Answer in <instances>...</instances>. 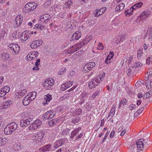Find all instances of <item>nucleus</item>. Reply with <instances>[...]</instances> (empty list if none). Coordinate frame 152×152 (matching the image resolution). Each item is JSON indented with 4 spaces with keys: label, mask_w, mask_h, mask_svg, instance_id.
<instances>
[{
    "label": "nucleus",
    "mask_w": 152,
    "mask_h": 152,
    "mask_svg": "<svg viewBox=\"0 0 152 152\" xmlns=\"http://www.w3.org/2000/svg\"><path fill=\"white\" fill-rule=\"evenodd\" d=\"M15 148L18 151L21 149L22 147L20 144H18L16 145Z\"/></svg>",
    "instance_id": "nucleus-54"
},
{
    "label": "nucleus",
    "mask_w": 152,
    "mask_h": 152,
    "mask_svg": "<svg viewBox=\"0 0 152 152\" xmlns=\"http://www.w3.org/2000/svg\"><path fill=\"white\" fill-rule=\"evenodd\" d=\"M52 96L50 94H48L44 97L45 101L43 102V103L44 105L48 104V102H50L52 99Z\"/></svg>",
    "instance_id": "nucleus-22"
},
{
    "label": "nucleus",
    "mask_w": 152,
    "mask_h": 152,
    "mask_svg": "<svg viewBox=\"0 0 152 152\" xmlns=\"http://www.w3.org/2000/svg\"><path fill=\"white\" fill-rule=\"evenodd\" d=\"M54 83V81L52 79L51 80H45L44 81V83L43 84V87L46 89L50 90L51 86H52Z\"/></svg>",
    "instance_id": "nucleus-4"
},
{
    "label": "nucleus",
    "mask_w": 152,
    "mask_h": 152,
    "mask_svg": "<svg viewBox=\"0 0 152 152\" xmlns=\"http://www.w3.org/2000/svg\"><path fill=\"white\" fill-rule=\"evenodd\" d=\"M127 61V57L125 58L123 60V63H122V65L124 66L125 65Z\"/></svg>",
    "instance_id": "nucleus-63"
},
{
    "label": "nucleus",
    "mask_w": 152,
    "mask_h": 152,
    "mask_svg": "<svg viewBox=\"0 0 152 152\" xmlns=\"http://www.w3.org/2000/svg\"><path fill=\"white\" fill-rule=\"evenodd\" d=\"M1 58L2 60L6 61L10 57V55L7 53H3L1 54Z\"/></svg>",
    "instance_id": "nucleus-25"
},
{
    "label": "nucleus",
    "mask_w": 152,
    "mask_h": 152,
    "mask_svg": "<svg viewBox=\"0 0 152 152\" xmlns=\"http://www.w3.org/2000/svg\"><path fill=\"white\" fill-rule=\"evenodd\" d=\"M136 106L135 104H132L130 105L129 108L130 110H132L133 109H135L136 107Z\"/></svg>",
    "instance_id": "nucleus-56"
},
{
    "label": "nucleus",
    "mask_w": 152,
    "mask_h": 152,
    "mask_svg": "<svg viewBox=\"0 0 152 152\" xmlns=\"http://www.w3.org/2000/svg\"><path fill=\"white\" fill-rule=\"evenodd\" d=\"M89 14V12H84L82 13V16L81 18V16L80 17V18H82V19H85L88 16Z\"/></svg>",
    "instance_id": "nucleus-39"
},
{
    "label": "nucleus",
    "mask_w": 152,
    "mask_h": 152,
    "mask_svg": "<svg viewBox=\"0 0 152 152\" xmlns=\"http://www.w3.org/2000/svg\"><path fill=\"white\" fill-rule=\"evenodd\" d=\"M51 18V16L48 14H45L42 15L40 18V19L43 22L47 23Z\"/></svg>",
    "instance_id": "nucleus-15"
},
{
    "label": "nucleus",
    "mask_w": 152,
    "mask_h": 152,
    "mask_svg": "<svg viewBox=\"0 0 152 152\" xmlns=\"http://www.w3.org/2000/svg\"><path fill=\"white\" fill-rule=\"evenodd\" d=\"M44 27V26H43L41 25L40 24H36L34 28H36L38 29L42 30Z\"/></svg>",
    "instance_id": "nucleus-44"
},
{
    "label": "nucleus",
    "mask_w": 152,
    "mask_h": 152,
    "mask_svg": "<svg viewBox=\"0 0 152 152\" xmlns=\"http://www.w3.org/2000/svg\"><path fill=\"white\" fill-rule=\"evenodd\" d=\"M30 124V121L27 118H25L21 120L20 125L21 127H24L27 126Z\"/></svg>",
    "instance_id": "nucleus-17"
},
{
    "label": "nucleus",
    "mask_w": 152,
    "mask_h": 152,
    "mask_svg": "<svg viewBox=\"0 0 152 152\" xmlns=\"http://www.w3.org/2000/svg\"><path fill=\"white\" fill-rule=\"evenodd\" d=\"M134 9H133L132 7L130 9V10H126L125 12V14L126 15H131L133 13V10Z\"/></svg>",
    "instance_id": "nucleus-40"
},
{
    "label": "nucleus",
    "mask_w": 152,
    "mask_h": 152,
    "mask_svg": "<svg viewBox=\"0 0 152 152\" xmlns=\"http://www.w3.org/2000/svg\"><path fill=\"white\" fill-rule=\"evenodd\" d=\"M10 88L8 86H4L0 90V97L4 96L7 94L9 92Z\"/></svg>",
    "instance_id": "nucleus-10"
},
{
    "label": "nucleus",
    "mask_w": 152,
    "mask_h": 152,
    "mask_svg": "<svg viewBox=\"0 0 152 152\" xmlns=\"http://www.w3.org/2000/svg\"><path fill=\"white\" fill-rule=\"evenodd\" d=\"M113 53L110 52V54L107 56L106 60L105 61V62L107 64H108L110 63V61L112 58L113 57Z\"/></svg>",
    "instance_id": "nucleus-27"
},
{
    "label": "nucleus",
    "mask_w": 152,
    "mask_h": 152,
    "mask_svg": "<svg viewBox=\"0 0 152 152\" xmlns=\"http://www.w3.org/2000/svg\"><path fill=\"white\" fill-rule=\"evenodd\" d=\"M100 91V89H97L95 92L93 93V94H92V98L94 99L96 97V96H97L99 95V93Z\"/></svg>",
    "instance_id": "nucleus-38"
},
{
    "label": "nucleus",
    "mask_w": 152,
    "mask_h": 152,
    "mask_svg": "<svg viewBox=\"0 0 152 152\" xmlns=\"http://www.w3.org/2000/svg\"><path fill=\"white\" fill-rule=\"evenodd\" d=\"M82 111L81 108L78 109L77 111H76V113L78 115H80L82 113Z\"/></svg>",
    "instance_id": "nucleus-64"
},
{
    "label": "nucleus",
    "mask_w": 152,
    "mask_h": 152,
    "mask_svg": "<svg viewBox=\"0 0 152 152\" xmlns=\"http://www.w3.org/2000/svg\"><path fill=\"white\" fill-rule=\"evenodd\" d=\"M103 47L102 43L101 42L99 43L97 47V49L99 50H103Z\"/></svg>",
    "instance_id": "nucleus-52"
},
{
    "label": "nucleus",
    "mask_w": 152,
    "mask_h": 152,
    "mask_svg": "<svg viewBox=\"0 0 152 152\" xmlns=\"http://www.w3.org/2000/svg\"><path fill=\"white\" fill-rule=\"evenodd\" d=\"M150 12L148 11H144L142 12L140 15L138 17V18H140V19L142 20H145L150 15Z\"/></svg>",
    "instance_id": "nucleus-13"
},
{
    "label": "nucleus",
    "mask_w": 152,
    "mask_h": 152,
    "mask_svg": "<svg viewBox=\"0 0 152 152\" xmlns=\"http://www.w3.org/2000/svg\"><path fill=\"white\" fill-rule=\"evenodd\" d=\"M45 7L46 8H48V7L51 6V1L50 0H48L45 3Z\"/></svg>",
    "instance_id": "nucleus-46"
},
{
    "label": "nucleus",
    "mask_w": 152,
    "mask_h": 152,
    "mask_svg": "<svg viewBox=\"0 0 152 152\" xmlns=\"http://www.w3.org/2000/svg\"><path fill=\"white\" fill-rule=\"evenodd\" d=\"M8 142V140L6 138L0 137V146L5 145Z\"/></svg>",
    "instance_id": "nucleus-32"
},
{
    "label": "nucleus",
    "mask_w": 152,
    "mask_h": 152,
    "mask_svg": "<svg viewBox=\"0 0 152 152\" xmlns=\"http://www.w3.org/2000/svg\"><path fill=\"white\" fill-rule=\"evenodd\" d=\"M4 133L7 135L10 134L12 133L13 130L10 128L8 127V126H7L4 129Z\"/></svg>",
    "instance_id": "nucleus-29"
},
{
    "label": "nucleus",
    "mask_w": 152,
    "mask_h": 152,
    "mask_svg": "<svg viewBox=\"0 0 152 152\" xmlns=\"http://www.w3.org/2000/svg\"><path fill=\"white\" fill-rule=\"evenodd\" d=\"M136 143L138 149L140 151L142 150L144 148V143L142 142V141H141L140 139L136 141Z\"/></svg>",
    "instance_id": "nucleus-18"
},
{
    "label": "nucleus",
    "mask_w": 152,
    "mask_h": 152,
    "mask_svg": "<svg viewBox=\"0 0 152 152\" xmlns=\"http://www.w3.org/2000/svg\"><path fill=\"white\" fill-rule=\"evenodd\" d=\"M152 95L151 92L149 91L145 94L143 96V98L144 99H147Z\"/></svg>",
    "instance_id": "nucleus-37"
},
{
    "label": "nucleus",
    "mask_w": 152,
    "mask_h": 152,
    "mask_svg": "<svg viewBox=\"0 0 152 152\" xmlns=\"http://www.w3.org/2000/svg\"><path fill=\"white\" fill-rule=\"evenodd\" d=\"M52 110H50L47 112L45 113L43 115L44 118L45 119H48V116H49V114L52 113Z\"/></svg>",
    "instance_id": "nucleus-41"
},
{
    "label": "nucleus",
    "mask_w": 152,
    "mask_h": 152,
    "mask_svg": "<svg viewBox=\"0 0 152 152\" xmlns=\"http://www.w3.org/2000/svg\"><path fill=\"white\" fill-rule=\"evenodd\" d=\"M144 109V107H141L135 113L134 116H138V115H137L138 114H140L143 111Z\"/></svg>",
    "instance_id": "nucleus-42"
},
{
    "label": "nucleus",
    "mask_w": 152,
    "mask_h": 152,
    "mask_svg": "<svg viewBox=\"0 0 152 152\" xmlns=\"http://www.w3.org/2000/svg\"><path fill=\"white\" fill-rule=\"evenodd\" d=\"M23 20V17L20 15L17 16L15 20V27H18L21 24Z\"/></svg>",
    "instance_id": "nucleus-12"
},
{
    "label": "nucleus",
    "mask_w": 152,
    "mask_h": 152,
    "mask_svg": "<svg viewBox=\"0 0 152 152\" xmlns=\"http://www.w3.org/2000/svg\"><path fill=\"white\" fill-rule=\"evenodd\" d=\"M44 134V132L43 131H40L37 133V135L39 139H41L43 138Z\"/></svg>",
    "instance_id": "nucleus-34"
},
{
    "label": "nucleus",
    "mask_w": 152,
    "mask_h": 152,
    "mask_svg": "<svg viewBox=\"0 0 152 152\" xmlns=\"http://www.w3.org/2000/svg\"><path fill=\"white\" fill-rule=\"evenodd\" d=\"M95 64L94 62H91L85 64L84 67L83 71L85 72H88L95 66Z\"/></svg>",
    "instance_id": "nucleus-8"
},
{
    "label": "nucleus",
    "mask_w": 152,
    "mask_h": 152,
    "mask_svg": "<svg viewBox=\"0 0 152 152\" xmlns=\"http://www.w3.org/2000/svg\"><path fill=\"white\" fill-rule=\"evenodd\" d=\"M59 120L56 119H53L49 121L48 122V124L50 126H53L56 125L58 122Z\"/></svg>",
    "instance_id": "nucleus-28"
},
{
    "label": "nucleus",
    "mask_w": 152,
    "mask_h": 152,
    "mask_svg": "<svg viewBox=\"0 0 152 152\" xmlns=\"http://www.w3.org/2000/svg\"><path fill=\"white\" fill-rule=\"evenodd\" d=\"M81 33L79 31H76L72 35V37L73 40H77L81 37Z\"/></svg>",
    "instance_id": "nucleus-19"
},
{
    "label": "nucleus",
    "mask_w": 152,
    "mask_h": 152,
    "mask_svg": "<svg viewBox=\"0 0 152 152\" xmlns=\"http://www.w3.org/2000/svg\"><path fill=\"white\" fill-rule=\"evenodd\" d=\"M17 32L16 31H15L12 34V36L14 38H16L18 37V35L17 34Z\"/></svg>",
    "instance_id": "nucleus-55"
},
{
    "label": "nucleus",
    "mask_w": 152,
    "mask_h": 152,
    "mask_svg": "<svg viewBox=\"0 0 152 152\" xmlns=\"http://www.w3.org/2000/svg\"><path fill=\"white\" fill-rule=\"evenodd\" d=\"M101 80V77L100 76H97L96 77L92 79L88 83V86L90 88L95 87L100 83Z\"/></svg>",
    "instance_id": "nucleus-1"
},
{
    "label": "nucleus",
    "mask_w": 152,
    "mask_h": 152,
    "mask_svg": "<svg viewBox=\"0 0 152 152\" xmlns=\"http://www.w3.org/2000/svg\"><path fill=\"white\" fill-rule=\"evenodd\" d=\"M12 104V101L10 100L7 101L3 103V107L5 109L9 107Z\"/></svg>",
    "instance_id": "nucleus-31"
},
{
    "label": "nucleus",
    "mask_w": 152,
    "mask_h": 152,
    "mask_svg": "<svg viewBox=\"0 0 152 152\" xmlns=\"http://www.w3.org/2000/svg\"><path fill=\"white\" fill-rule=\"evenodd\" d=\"M80 119V118L79 117L76 118L72 120V122L74 124L77 123L79 121Z\"/></svg>",
    "instance_id": "nucleus-49"
},
{
    "label": "nucleus",
    "mask_w": 152,
    "mask_h": 152,
    "mask_svg": "<svg viewBox=\"0 0 152 152\" xmlns=\"http://www.w3.org/2000/svg\"><path fill=\"white\" fill-rule=\"evenodd\" d=\"M134 56H131L129 57V58L128 61V64H130L132 62L133 60V58Z\"/></svg>",
    "instance_id": "nucleus-57"
},
{
    "label": "nucleus",
    "mask_w": 152,
    "mask_h": 152,
    "mask_svg": "<svg viewBox=\"0 0 152 152\" xmlns=\"http://www.w3.org/2000/svg\"><path fill=\"white\" fill-rule=\"evenodd\" d=\"M70 131V129H69L66 128L62 131L61 134L63 136H66L69 133Z\"/></svg>",
    "instance_id": "nucleus-35"
},
{
    "label": "nucleus",
    "mask_w": 152,
    "mask_h": 152,
    "mask_svg": "<svg viewBox=\"0 0 152 152\" xmlns=\"http://www.w3.org/2000/svg\"><path fill=\"white\" fill-rule=\"evenodd\" d=\"M106 10V7H103L100 9L96 10L94 12V15L96 17H98L102 14Z\"/></svg>",
    "instance_id": "nucleus-14"
},
{
    "label": "nucleus",
    "mask_w": 152,
    "mask_h": 152,
    "mask_svg": "<svg viewBox=\"0 0 152 152\" xmlns=\"http://www.w3.org/2000/svg\"><path fill=\"white\" fill-rule=\"evenodd\" d=\"M32 101L27 96H25L23 101V103L24 105L27 106Z\"/></svg>",
    "instance_id": "nucleus-24"
},
{
    "label": "nucleus",
    "mask_w": 152,
    "mask_h": 152,
    "mask_svg": "<svg viewBox=\"0 0 152 152\" xmlns=\"http://www.w3.org/2000/svg\"><path fill=\"white\" fill-rule=\"evenodd\" d=\"M37 93L36 92H32L30 93L27 96L29 97V98L31 99L32 101L36 97Z\"/></svg>",
    "instance_id": "nucleus-30"
},
{
    "label": "nucleus",
    "mask_w": 152,
    "mask_h": 152,
    "mask_svg": "<svg viewBox=\"0 0 152 152\" xmlns=\"http://www.w3.org/2000/svg\"><path fill=\"white\" fill-rule=\"evenodd\" d=\"M109 132H107V133L105 134V136L103 139L102 141V143H103L105 140L107 139V136L108 135Z\"/></svg>",
    "instance_id": "nucleus-60"
},
{
    "label": "nucleus",
    "mask_w": 152,
    "mask_h": 152,
    "mask_svg": "<svg viewBox=\"0 0 152 152\" xmlns=\"http://www.w3.org/2000/svg\"><path fill=\"white\" fill-rule=\"evenodd\" d=\"M126 101L127 100L125 99L121 100L119 102L118 108L119 109L120 108V107L122 105V104L123 105L126 104Z\"/></svg>",
    "instance_id": "nucleus-36"
},
{
    "label": "nucleus",
    "mask_w": 152,
    "mask_h": 152,
    "mask_svg": "<svg viewBox=\"0 0 152 152\" xmlns=\"http://www.w3.org/2000/svg\"><path fill=\"white\" fill-rule=\"evenodd\" d=\"M91 38L92 37L91 36L89 37H87L85 39L82 41V42L77 44V45L78 46V48L80 49L82 47L84 46L89 42Z\"/></svg>",
    "instance_id": "nucleus-9"
},
{
    "label": "nucleus",
    "mask_w": 152,
    "mask_h": 152,
    "mask_svg": "<svg viewBox=\"0 0 152 152\" xmlns=\"http://www.w3.org/2000/svg\"><path fill=\"white\" fill-rule=\"evenodd\" d=\"M55 115V113L52 110V113H50L49 114V116H48V119H50L53 118Z\"/></svg>",
    "instance_id": "nucleus-47"
},
{
    "label": "nucleus",
    "mask_w": 152,
    "mask_h": 152,
    "mask_svg": "<svg viewBox=\"0 0 152 152\" xmlns=\"http://www.w3.org/2000/svg\"><path fill=\"white\" fill-rule=\"evenodd\" d=\"M68 88V86L66 85V83H65L61 85V90L64 91L66 90L67 88Z\"/></svg>",
    "instance_id": "nucleus-43"
},
{
    "label": "nucleus",
    "mask_w": 152,
    "mask_h": 152,
    "mask_svg": "<svg viewBox=\"0 0 152 152\" xmlns=\"http://www.w3.org/2000/svg\"><path fill=\"white\" fill-rule=\"evenodd\" d=\"M136 68L141 67L142 66V63H140V62H136Z\"/></svg>",
    "instance_id": "nucleus-61"
},
{
    "label": "nucleus",
    "mask_w": 152,
    "mask_h": 152,
    "mask_svg": "<svg viewBox=\"0 0 152 152\" xmlns=\"http://www.w3.org/2000/svg\"><path fill=\"white\" fill-rule=\"evenodd\" d=\"M61 145L59 143L57 142V141L56 143H54V145L53 147V148L54 150L58 148Z\"/></svg>",
    "instance_id": "nucleus-51"
},
{
    "label": "nucleus",
    "mask_w": 152,
    "mask_h": 152,
    "mask_svg": "<svg viewBox=\"0 0 152 152\" xmlns=\"http://www.w3.org/2000/svg\"><path fill=\"white\" fill-rule=\"evenodd\" d=\"M65 142V139H60L59 140L57 141V142L60 144L61 145H63V144Z\"/></svg>",
    "instance_id": "nucleus-53"
},
{
    "label": "nucleus",
    "mask_w": 152,
    "mask_h": 152,
    "mask_svg": "<svg viewBox=\"0 0 152 152\" xmlns=\"http://www.w3.org/2000/svg\"><path fill=\"white\" fill-rule=\"evenodd\" d=\"M115 108L114 106L113 107L110 112V113L109 116H113L115 113Z\"/></svg>",
    "instance_id": "nucleus-45"
},
{
    "label": "nucleus",
    "mask_w": 152,
    "mask_h": 152,
    "mask_svg": "<svg viewBox=\"0 0 152 152\" xmlns=\"http://www.w3.org/2000/svg\"><path fill=\"white\" fill-rule=\"evenodd\" d=\"M148 32L149 34V39H151L152 38V26Z\"/></svg>",
    "instance_id": "nucleus-50"
},
{
    "label": "nucleus",
    "mask_w": 152,
    "mask_h": 152,
    "mask_svg": "<svg viewBox=\"0 0 152 152\" xmlns=\"http://www.w3.org/2000/svg\"><path fill=\"white\" fill-rule=\"evenodd\" d=\"M125 4L124 3L120 4L117 5L115 8V11L117 12L121 11L124 8Z\"/></svg>",
    "instance_id": "nucleus-20"
},
{
    "label": "nucleus",
    "mask_w": 152,
    "mask_h": 152,
    "mask_svg": "<svg viewBox=\"0 0 152 152\" xmlns=\"http://www.w3.org/2000/svg\"><path fill=\"white\" fill-rule=\"evenodd\" d=\"M43 152H52L54 150L53 147L50 144L45 145L40 148Z\"/></svg>",
    "instance_id": "nucleus-5"
},
{
    "label": "nucleus",
    "mask_w": 152,
    "mask_h": 152,
    "mask_svg": "<svg viewBox=\"0 0 152 152\" xmlns=\"http://www.w3.org/2000/svg\"><path fill=\"white\" fill-rule=\"evenodd\" d=\"M7 126L14 132L17 128V124L15 122H12L8 124Z\"/></svg>",
    "instance_id": "nucleus-21"
},
{
    "label": "nucleus",
    "mask_w": 152,
    "mask_h": 152,
    "mask_svg": "<svg viewBox=\"0 0 152 152\" xmlns=\"http://www.w3.org/2000/svg\"><path fill=\"white\" fill-rule=\"evenodd\" d=\"M37 4L28 3L25 5V9L27 12H29L34 10L37 8Z\"/></svg>",
    "instance_id": "nucleus-2"
},
{
    "label": "nucleus",
    "mask_w": 152,
    "mask_h": 152,
    "mask_svg": "<svg viewBox=\"0 0 152 152\" xmlns=\"http://www.w3.org/2000/svg\"><path fill=\"white\" fill-rule=\"evenodd\" d=\"M8 46L11 50H13L14 52L13 54H16L18 53L20 50V48L19 46L16 44L11 43L9 44Z\"/></svg>",
    "instance_id": "nucleus-7"
},
{
    "label": "nucleus",
    "mask_w": 152,
    "mask_h": 152,
    "mask_svg": "<svg viewBox=\"0 0 152 152\" xmlns=\"http://www.w3.org/2000/svg\"><path fill=\"white\" fill-rule=\"evenodd\" d=\"M38 54L39 53L37 52H32L27 55V59L30 61L31 60L35 59L37 58Z\"/></svg>",
    "instance_id": "nucleus-11"
},
{
    "label": "nucleus",
    "mask_w": 152,
    "mask_h": 152,
    "mask_svg": "<svg viewBox=\"0 0 152 152\" xmlns=\"http://www.w3.org/2000/svg\"><path fill=\"white\" fill-rule=\"evenodd\" d=\"M40 64V59L38 58L36 60V61L35 63V65L39 66Z\"/></svg>",
    "instance_id": "nucleus-62"
},
{
    "label": "nucleus",
    "mask_w": 152,
    "mask_h": 152,
    "mask_svg": "<svg viewBox=\"0 0 152 152\" xmlns=\"http://www.w3.org/2000/svg\"><path fill=\"white\" fill-rule=\"evenodd\" d=\"M81 129V127H78V128L72 131L71 133V135L70 137V138L72 139H73L74 136H76L78 133L79 131Z\"/></svg>",
    "instance_id": "nucleus-23"
},
{
    "label": "nucleus",
    "mask_w": 152,
    "mask_h": 152,
    "mask_svg": "<svg viewBox=\"0 0 152 152\" xmlns=\"http://www.w3.org/2000/svg\"><path fill=\"white\" fill-rule=\"evenodd\" d=\"M82 97L83 98H84L85 97H87V94L86 92L85 91H83L82 93V94L81 95Z\"/></svg>",
    "instance_id": "nucleus-58"
},
{
    "label": "nucleus",
    "mask_w": 152,
    "mask_h": 152,
    "mask_svg": "<svg viewBox=\"0 0 152 152\" xmlns=\"http://www.w3.org/2000/svg\"><path fill=\"white\" fill-rule=\"evenodd\" d=\"M42 43L43 41L41 39L33 41L31 44L30 47L32 48H36L42 45Z\"/></svg>",
    "instance_id": "nucleus-6"
},
{
    "label": "nucleus",
    "mask_w": 152,
    "mask_h": 152,
    "mask_svg": "<svg viewBox=\"0 0 152 152\" xmlns=\"http://www.w3.org/2000/svg\"><path fill=\"white\" fill-rule=\"evenodd\" d=\"M66 83V85L68 86V88L72 86L73 83L72 81H68Z\"/></svg>",
    "instance_id": "nucleus-59"
},
{
    "label": "nucleus",
    "mask_w": 152,
    "mask_h": 152,
    "mask_svg": "<svg viewBox=\"0 0 152 152\" xmlns=\"http://www.w3.org/2000/svg\"><path fill=\"white\" fill-rule=\"evenodd\" d=\"M143 54V50L142 49H140L139 51H137V57L138 58L140 57L141 56H142V54Z\"/></svg>",
    "instance_id": "nucleus-48"
},
{
    "label": "nucleus",
    "mask_w": 152,
    "mask_h": 152,
    "mask_svg": "<svg viewBox=\"0 0 152 152\" xmlns=\"http://www.w3.org/2000/svg\"><path fill=\"white\" fill-rule=\"evenodd\" d=\"M31 37V34H27L26 33H23L22 36L21 41L22 42H24L26 41L28 39Z\"/></svg>",
    "instance_id": "nucleus-26"
},
{
    "label": "nucleus",
    "mask_w": 152,
    "mask_h": 152,
    "mask_svg": "<svg viewBox=\"0 0 152 152\" xmlns=\"http://www.w3.org/2000/svg\"><path fill=\"white\" fill-rule=\"evenodd\" d=\"M41 124V121L38 119L35 120L33 123L30 125L28 128L29 130H34L37 129L38 128V126H40Z\"/></svg>",
    "instance_id": "nucleus-3"
},
{
    "label": "nucleus",
    "mask_w": 152,
    "mask_h": 152,
    "mask_svg": "<svg viewBox=\"0 0 152 152\" xmlns=\"http://www.w3.org/2000/svg\"><path fill=\"white\" fill-rule=\"evenodd\" d=\"M142 4L143 3L142 2H138L133 6L132 8L134 10H135L137 8H140Z\"/></svg>",
    "instance_id": "nucleus-33"
},
{
    "label": "nucleus",
    "mask_w": 152,
    "mask_h": 152,
    "mask_svg": "<svg viewBox=\"0 0 152 152\" xmlns=\"http://www.w3.org/2000/svg\"><path fill=\"white\" fill-rule=\"evenodd\" d=\"M78 46L77 44L74 45L73 46L67 50V52L68 54H72L74 53L75 51H77L78 50L80 49L79 48H78Z\"/></svg>",
    "instance_id": "nucleus-16"
}]
</instances>
